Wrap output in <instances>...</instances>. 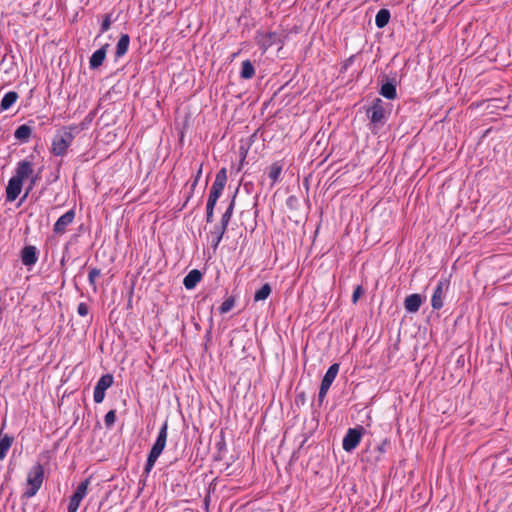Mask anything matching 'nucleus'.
Listing matches in <instances>:
<instances>
[{
    "label": "nucleus",
    "instance_id": "c9c22d12",
    "mask_svg": "<svg viewBox=\"0 0 512 512\" xmlns=\"http://www.w3.org/2000/svg\"><path fill=\"white\" fill-rule=\"evenodd\" d=\"M221 194H222V191H218L216 189L211 188L208 198L217 202L218 199L220 198Z\"/></svg>",
    "mask_w": 512,
    "mask_h": 512
},
{
    "label": "nucleus",
    "instance_id": "bb28decb",
    "mask_svg": "<svg viewBox=\"0 0 512 512\" xmlns=\"http://www.w3.org/2000/svg\"><path fill=\"white\" fill-rule=\"evenodd\" d=\"M255 74V69L249 60L242 62L240 75L244 79H251Z\"/></svg>",
    "mask_w": 512,
    "mask_h": 512
},
{
    "label": "nucleus",
    "instance_id": "412c9836",
    "mask_svg": "<svg viewBox=\"0 0 512 512\" xmlns=\"http://www.w3.org/2000/svg\"><path fill=\"white\" fill-rule=\"evenodd\" d=\"M338 372H339V364L338 363L332 364L326 371V373L321 381V384L331 387L332 383L334 382L335 378L337 377Z\"/></svg>",
    "mask_w": 512,
    "mask_h": 512
},
{
    "label": "nucleus",
    "instance_id": "aec40b11",
    "mask_svg": "<svg viewBox=\"0 0 512 512\" xmlns=\"http://www.w3.org/2000/svg\"><path fill=\"white\" fill-rule=\"evenodd\" d=\"M18 98H19V96H18L17 92H15V91L7 92L1 100L0 110L6 111V110L10 109L16 103Z\"/></svg>",
    "mask_w": 512,
    "mask_h": 512
},
{
    "label": "nucleus",
    "instance_id": "9d476101",
    "mask_svg": "<svg viewBox=\"0 0 512 512\" xmlns=\"http://www.w3.org/2000/svg\"><path fill=\"white\" fill-rule=\"evenodd\" d=\"M74 209H70L65 214L60 216L53 226V232L57 235H62L66 232L67 227L73 223L75 219Z\"/></svg>",
    "mask_w": 512,
    "mask_h": 512
},
{
    "label": "nucleus",
    "instance_id": "4468645a",
    "mask_svg": "<svg viewBox=\"0 0 512 512\" xmlns=\"http://www.w3.org/2000/svg\"><path fill=\"white\" fill-rule=\"evenodd\" d=\"M108 47L109 44H105L91 55L89 60L90 69H97L103 64L106 58Z\"/></svg>",
    "mask_w": 512,
    "mask_h": 512
},
{
    "label": "nucleus",
    "instance_id": "f03ea898",
    "mask_svg": "<svg viewBox=\"0 0 512 512\" xmlns=\"http://www.w3.org/2000/svg\"><path fill=\"white\" fill-rule=\"evenodd\" d=\"M167 435H168V423H167V421H165L163 423V425L161 426V428L158 432L156 441L154 442V444L148 454L146 465L144 467V473L146 476L149 475V473L153 469L157 459L163 452V450L166 446V442H167Z\"/></svg>",
    "mask_w": 512,
    "mask_h": 512
},
{
    "label": "nucleus",
    "instance_id": "6e6552de",
    "mask_svg": "<svg viewBox=\"0 0 512 512\" xmlns=\"http://www.w3.org/2000/svg\"><path fill=\"white\" fill-rule=\"evenodd\" d=\"M449 288V282L447 280H440L433 292V295L431 297V305H432V308L435 309V310H439L443 307L444 305V297H445V292L448 290Z\"/></svg>",
    "mask_w": 512,
    "mask_h": 512
},
{
    "label": "nucleus",
    "instance_id": "393cba45",
    "mask_svg": "<svg viewBox=\"0 0 512 512\" xmlns=\"http://www.w3.org/2000/svg\"><path fill=\"white\" fill-rule=\"evenodd\" d=\"M13 443V437L5 434L0 437V461L3 460Z\"/></svg>",
    "mask_w": 512,
    "mask_h": 512
},
{
    "label": "nucleus",
    "instance_id": "a878e982",
    "mask_svg": "<svg viewBox=\"0 0 512 512\" xmlns=\"http://www.w3.org/2000/svg\"><path fill=\"white\" fill-rule=\"evenodd\" d=\"M272 288L270 284L266 283L264 284L259 290H257L254 294V301H264L266 300L269 295L271 294Z\"/></svg>",
    "mask_w": 512,
    "mask_h": 512
},
{
    "label": "nucleus",
    "instance_id": "f704fd0d",
    "mask_svg": "<svg viewBox=\"0 0 512 512\" xmlns=\"http://www.w3.org/2000/svg\"><path fill=\"white\" fill-rule=\"evenodd\" d=\"M88 312H89V308H88L86 303L81 302V303L78 304L77 313L80 316L84 317V316H86L88 314Z\"/></svg>",
    "mask_w": 512,
    "mask_h": 512
},
{
    "label": "nucleus",
    "instance_id": "dca6fc26",
    "mask_svg": "<svg viewBox=\"0 0 512 512\" xmlns=\"http://www.w3.org/2000/svg\"><path fill=\"white\" fill-rule=\"evenodd\" d=\"M201 278V272L197 269H193L184 277L183 285L186 289L192 290L200 282Z\"/></svg>",
    "mask_w": 512,
    "mask_h": 512
},
{
    "label": "nucleus",
    "instance_id": "0eeeda50",
    "mask_svg": "<svg viewBox=\"0 0 512 512\" xmlns=\"http://www.w3.org/2000/svg\"><path fill=\"white\" fill-rule=\"evenodd\" d=\"M89 479H86L82 481L76 488V491L73 493V495L70 498V502L68 505V512H77L81 501L84 499V497L87 494L88 486H89Z\"/></svg>",
    "mask_w": 512,
    "mask_h": 512
},
{
    "label": "nucleus",
    "instance_id": "a211bd4d",
    "mask_svg": "<svg viewBox=\"0 0 512 512\" xmlns=\"http://www.w3.org/2000/svg\"><path fill=\"white\" fill-rule=\"evenodd\" d=\"M227 227L222 226L221 224L215 225L213 230L210 232L211 237V245L214 250H216L225 234Z\"/></svg>",
    "mask_w": 512,
    "mask_h": 512
},
{
    "label": "nucleus",
    "instance_id": "ea45409f",
    "mask_svg": "<svg viewBox=\"0 0 512 512\" xmlns=\"http://www.w3.org/2000/svg\"><path fill=\"white\" fill-rule=\"evenodd\" d=\"M216 203H217L216 201L208 198L207 205H206L207 210H214Z\"/></svg>",
    "mask_w": 512,
    "mask_h": 512
},
{
    "label": "nucleus",
    "instance_id": "72a5a7b5",
    "mask_svg": "<svg viewBox=\"0 0 512 512\" xmlns=\"http://www.w3.org/2000/svg\"><path fill=\"white\" fill-rule=\"evenodd\" d=\"M329 389H330L329 386H325L323 384L320 385V389H319V393H318V400L320 403H322L323 400L325 399Z\"/></svg>",
    "mask_w": 512,
    "mask_h": 512
},
{
    "label": "nucleus",
    "instance_id": "473e14b6",
    "mask_svg": "<svg viewBox=\"0 0 512 512\" xmlns=\"http://www.w3.org/2000/svg\"><path fill=\"white\" fill-rule=\"evenodd\" d=\"M111 24H112L111 14H108L105 16V18L103 19V21L101 23L100 33L102 34V33L107 32L110 29Z\"/></svg>",
    "mask_w": 512,
    "mask_h": 512
},
{
    "label": "nucleus",
    "instance_id": "7ed1b4c3",
    "mask_svg": "<svg viewBox=\"0 0 512 512\" xmlns=\"http://www.w3.org/2000/svg\"><path fill=\"white\" fill-rule=\"evenodd\" d=\"M44 480V468L41 464H35L28 472L27 475V489L24 495L31 498L36 495L42 486Z\"/></svg>",
    "mask_w": 512,
    "mask_h": 512
},
{
    "label": "nucleus",
    "instance_id": "1a4fd4ad",
    "mask_svg": "<svg viewBox=\"0 0 512 512\" xmlns=\"http://www.w3.org/2000/svg\"><path fill=\"white\" fill-rule=\"evenodd\" d=\"M362 433L356 428L348 429L342 441V447L346 452L353 451L361 441Z\"/></svg>",
    "mask_w": 512,
    "mask_h": 512
},
{
    "label": "nucleus",
    "instance_id": "cd10ccee",
    "mask_svg": "<svg viewBox=\"0 0 512 512\" xmlns=\"http://www.w3.org/2000/svg\"><path fill=\"white\" fill-rule=\"evenodd\" d=\"M281 173H282V165H280L279 163H274L271 165V167L269 169L268 177L271 179L272 183L274 184L279 180Z\"/></svg>",
    "mask_w": 512,
    "mask_h": 512
},
{
    "label": "nucleus",
    "instance_id": "ddd939ff",
    "mask_svg": "<svg viewBox=\"0 0 512 512\" xmlns=\"http://www.w3.org/2000/svg\"><path fill=\"white\" fill-rule=\"evenodd\" d=\"M38 260V252L35 246H25L21 252V261L25 266L31 267Z\"/></svg>",
    "mask_w": 512,
    "mask_h": 512
},
{
    "label": "nucleus",
    "instance_id": "423d86ee",
    "mask_svg": "<svg viewBox=\"0 0 512 512\" xmlns=\"http://www.w3.org/2000/svg\"><path fill=\"white\" fill-rule=\"evenodd\" d=\"M113 382L114 378L111 374H104L99 378L93 392V399L95 403L99 404L103 402L105 392L113 385Z\"/></svg>",
    "mask_w": 512,
    "mask_h": 512
},
{
    "label": "nucleus",
    "instance_id": "58836bf2",
    "mask_svg": "<svg viewBox=\"0 0 512 512\" xmlns=\"http://www.w3.org/2000/svg\"><path fill=\"white\" fill-rule=\"evenodd\" d=\"M213 217H214V210H207L206 209V222L207 223H212L213 222Z\"/></svg>",
    "mask_w": 512,
    "mask_h": 512
},
{
    "label": "nucleus",
    "instance_id": "f8f14e48",
    "mask_svg": "<svg viewBox=\"0 0 512 512\" xmlns=\"http://www.w3.org/2000/svg\"><path fill=\"white\" fill-rule=\"evenodd\" d=\"M425 298L420 294L414 293L408 295L404 300V307L408 313H416L420 309Z\"/></svg>",
    "mask_w": 512,
    "mask_h": 512
},
{
    "label": "nucleus",
    "instance_id": "f3484780",
    "mask_svg": "<svg viewBox=\"0 0 512 512\" xmlns=\"http://www.w3.org/2000/svg\"><path fill=\"white\" fill-rule=\"evenodd\" d=\"M380 94L386 99H395L397 97L395 80H388L385 83H383L380 88Z\"/></svg>",
    "mask_w": 512,
    "mask_h": 512
},
{
    "label": "nucleus",
    "instance_id": "39448f33",
    "mask_svg": "<svg viewBox=\"0 0 512 512\" xmlns=\"http://www.w3.org/2000/svg\"><path fill=\"white\" fill-rule=\"evenodd\" d=\"M33 173H34V167H33L32 162H30L28 160H21L17 163L16 168H15V174L13 176L22 182L25 179L30 180V184H29V187H28V190H27L25 196L28 194V192L30 190L33 189V187L37 183L38 175H33Z\"/></svg>",
    "mask_w": 512,
    "mask_h": 512
},
{
    "label": "nucleus",
    "instance_id": "c756f323",
    "mask_svg": "<svg viewBox=\"0 0 512 512\" xmlns=\"http://www.w3.org/2000/svg\"><path fill=\"white\" fill-rule=\"evenodd\" d=\"M101 275V270L98 268H91L88 275L89 284L92 286L94 292L97 291L96 280Z\"/></svg>",
    "mask_w": 512,
    "mask_h": 512
},
{
    "label": "nucleus",
    "instance_id": "c85d7f7f",
    "mask_svg": "<svg viewBox=\"0 0 512 512\" xmlns=\"http://www.w3.org/2000/svg\"><path fill=\"white\" fill-rule=\"evenodd\" d=\"M234 205H235V200L233 199L221 217L220 224L222 226H224V227L228 226V224L231 220V217L233 215Z\"/></svg>",
    "mask_w": 512,
    "mask_h": 512
},
{
    "label": "nucleus",
    "instance_id": "4be33fe9",
    "mask_svg": "<svg viewBox=\"0 0 512 512\" xmlns=\"http://www.w3.org/2000/svg\"><path fill=\"white\" fill-rule=\"evenodd\" d=\"M32 133V129L30 126L23 124L20 125L14 132V137L22 143H26Z\"/></svg>",
    "mask_w": 512,
    "mask_h": 512
},
{
    "label": "nucleus",
    "instance_id": "9b49d317",
    "mask_svg": "<svg viewBox=\"0 0 512 512\" xmlns=\"http://www.w3.org/2000/svg\"><path fill=\"white\" fill-rule=\"evenodd\" d=\"M23 182L12 176L6 187V200L8 202L15 201L22 191Z\"/></svg>",
    "mask_w": 512,
    "mask_h": 512
},
{
    "label": "nucleus",
    "instance_id": "f257e3e1",
    "mask_svg": "<svg viewBox=\"0 0 512 512\" xmlns=\"http://www.w3.org/2000/svg\"><path fill=\"white\" fill-rule=\"evenodd\" d=\"M79 132V127L74 124L64 126L61 129L57 130L52 139L50 152L54 156L63 157L67 155L68 149L72 145L75 135Z\"/></svg>",
    "mask_w": 512,
    "mask_h": 512
},
{
    "label": "nucleus",
    "instance_id": "5701e85b",
    "mask_svg": "<svg viewBox=\"0 0 512 512\" xmlns=\"http://www.w3.org/2000/svg\"><path fill=\"white\" fill-rule=\"evenodd\" d=\"M226 182H227V174H226V169L225 168H222L215 176V180L212 184V189H216L218 191H222L224 190V187L226 185Z\"/></svg>",
    "mask_w": 512,
    "mask_h": 512
},
{
    "label": "nucleus",
    "instance_id": "4c0bfd02",
    "mask_svg": "<svg viewBox=\"0 0 512 512\" xmlns=\"http://www.w3.org/2000/svg\"><path fill=\"white\" fill-rule=\"evenodd\" d=\"M363 293V290H362V287L361 286H357L353 292V295H352V301L353 303H356L359 299V297L362 295Z\"/></svg>",
    "mask_w": 512,
    "mask_h": 512
},
{
    "label": "nucleus",
    "instance_id": "6ab92c4d",
    "mask_svg": "<svg viewBox=\"0 0 512 512\" xmlns=\"http://www.w3.org/2000/svg\"><path fill=\"white\" fill-rule=\"evenodd\" d=\"M130 37L128 34H122L117 42L115 56L121 58L124 56L129 48Z\"/></svg>",
    "mask_w": 512,
    "mask_h": 512
},
{
    "label": "nucleus",
    "instance_id": "e433bc0d",
    "mask_svg": "<svg viewBox=\"0 0 512 512\" xmlns=\"http://www.w3.org/2000/svg\"><path fill=\"white\" fill-rule=\"evenodd\" d=\"M221 194H222V191H218L216 189L211 188L208 198L217 202L218 199L220 198Z\"/></svg>",
    "mask_w": 512,
    "mask_h": 512
},
{
    "label": "nucleus",
    "instance_id": "b1692460",
    "mask_svg": "<svg viewBox=\"0 0 512 512\" xmlns=\"http://www.w3.org/2000/svg\"><path fill=\"white\" fill-rule=\"evenodd\" d=\"M390 20V12L387 9H380L375 17V25L378 28H384Z\"/></svg>",
    "mask_w": 512,
    "mask_h": 512
},
{
    "label": "nucleus",
    "instance_id": "a19ab883",
    "mask_svg": "<svg viewBox=\"0 0 512 512\" xmlns=\"http://www.w3.org/2000/svg\"><path fill=\"white\" fill-rule=\"evenodd\" d=\"M201 173H202V169L200 167L199 170H198L197 176H196V178H195V180H194V182L192 184V187H194L197 184V182H198V180H199V178L201 176Z\"/></svg>",
    "mask_w": 512,
    "mask_h": 512
},
{
    "label": "nucleus",
    "instance_id": "7c9ffc66",
    "mask_svg": "<svg viewBox=\"0 0 512 512\" xmlns=\"http://www.w3.org/2000/svg\"><path fill=\"white\" fill-rule=\"evenodd\" d=\"M234 299L232 297L226 299L219 307V312L221 314L228 313L234 306Z\"/></svg>",
    "mask_w": 512,
    "mask_h": 512
},
{
    "label": "nucleus",
    "instance_id": "2eb2a0df",
    "mask_svg": "<svg viewBox=\"0 0 512 512\" xmlns=\"http://www.w3.org/2000/svg\"><path fill=\"white\" fill-rule=\"evenodd\" d=\"M275 36V33L259 32L257 34L256 42L263 52L273 45Z\"/></svg>",
    "mask_w": 512,
    "mask_h": 512
},
{
    "label": "nucleus",
    "instance_id": "20e7f679",
    "mask_svg": "<svg viewBox=\"0 0 512 512\" xmlns=\"http://www.w3.org/2000/svg\"><path fill=\"white\" fill-rule=\"evenodd\" d=\"M367 116L370 120L371 131L375 132L376 129L381 128L386 120V110L384 107V102L377 98L373 101L371 107L367 109Z\"/></svg>",
    "mask_w": 512,
    "mask_h": 512
},
{
    "label": "nucleus",
    "instance_id": "2f4dec72",
    "mask_svg": "<svg viewBox=\"0 0 512 512\" xmlns=\"http://www.w3.org/2000/svg\"><path fill=\"white\" fill-rule=\"evenodd\" d=\"M115 421H116V412L114 410L108 411L104 417V422H105L106 427L113 426Z\"/></svg>",
    "mask_w": 512,
    "mask_h": 512
}]
</instances>
